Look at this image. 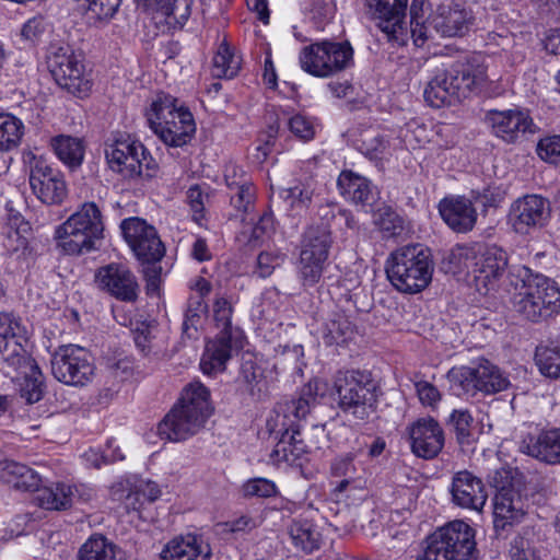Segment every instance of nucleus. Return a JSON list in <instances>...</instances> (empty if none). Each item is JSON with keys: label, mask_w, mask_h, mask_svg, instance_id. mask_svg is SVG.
Listing matches in <instances>:
<instances>
[{"label": "nucleus", "mask_w": 560, "mask_h": 560, "mask_svg": "<svg viewBox=\"0 0 560 560\" xmlns=\"http://www.w3.org/2000/svg\"><path fill=\"white\" fill-rule=\"evenodd\" d=\"M408 0H365L366 14L389 40L404 34V18Z\"/></svg>", "instance_id": "obj_22"}, {"label": "nucleus", "mask_w": 560, "mask_h": 560, "mask_svg": "<svg viewBox=\"0 0 560 560\" xmlns=\"http://www.w3.org/2000/svg\"><path fill=\"white\" fill-rule=\"evenodd\" d=\"M233 308L231 303L223 296L215 299L213 303V318L219 334L228 332L229 335L242 336L241 330L232 326Z\"/></svg>", "instance_id": "obj_54"}, {"label": "nucleus", "mask_w": 560, "mask_h": 560, "mask_svg": "<svg viewBox=\"0 0 560 560\" xmlns=\"http://www.w3.org/2000/svg\"><path fill=\"white\" fill-rule=\"evenodd\" d=\"M526 514V502L513 486H502L493 499L495 529L520 523Z\"/></svg>", "instance_id": "obj_28"}, {"label": "nucleus", "mask_w": 560, "mask_h": 560, "mask_svg": "<svg viewBox=\"0 0 560 560\" xmlns=\"http://www.w3.org/2000/svg\"><path fill=\"white\" fill-rule=\"evenodd\" d=\"M145 117L149 127L168 147L187 144L196 131L192 114L168 94H159Z\"/></svg>", "instance_id": "obj_4"}, {"label": "nucleus", "mask_w": 560, "mask_h": 560, "mask_svg": "<svg viewBox=\"0 0 560 560\" xmlns=\"http://www.w3.org/2000/svg\"><path fill=\"white\" fill-rule=\"evenodd\" d=\"M375 223L387 238L400 236L405 230L402 218L389 208L378 213Z\"/></svg>", "instance_id": "obj_56"}, {"label": "nucleus", "mask_w": 560, "mask_h": 560, "mask_svg": "<svg viewBox=\"0 0 560 560\" xmlns=\"http://www.w3.org/2000/svg\"><path fill=\"white\" fill-rule=\"evenodd\" d=\"M538 156L553 165H560V135L540 139L536 148Z\"/></svg>", "instance_id": "obj_59"}, {"label": "nucleus", "mask_w": 560, "mask_h": 560, "mask_svg": "<svg viewBox=\"0 0 560 560\" xmlns=\"http://www.w3.org/2000/svg\"><path fill=\"white\" fill-rule=\"evenodd\" d=\"M520 451L549 465L560 464V428L524 435Z\"/></svg>", "instance_id": "obj_27"}, {"label": "nucleus", "mask_w": 560, "mask_h": 560, "mask_svg": "<svg viewBox=\"0 0 560 560\" xmlns=\"http://www.w3.org/2000/svg\"><path fill=\"white\" fill-rule=\"evenodd\" d=\"M423 553L417 560H477L475 529L464 521H453L439 527L425 540Z\"/></svg>", "instance_id": "obj_7"}, {"label": "nucleus", "mask_w": 560, "mask_h": 560, "mask_svg": "<svg viewBox=\"0 0 560 560\" xmlns=\"http://www.w3.org/2000/svg\"><path fill=\"white\" fill-rule=\"evenodd\" d=\"M242 59L235 55L232 48L221 43L212 59V75L214 78L232 79L241 69Z\"/></svg>", "instance_id": "obj_42"}, {"label": "nucleus", "mask_w": 560, "mask_h": 560, "mask_svg": "<svg viewBox=\"0 0 560 560\" xmlns=\"http://www.w3.org/2000/svg\"><path fill=\"white\" fill-rule=\"evenodd\" d=\"M177 405L189 410L205 421H207L213 412V407L210 401V392L200 382H192L188 384L184 388Z\"/></svg>", "instance_id": "obj_36"}, {"label": "nucleus", "mask_w": 560, "mask_h": 560, "mask_svg": "<svg viewBox=\"0 0 560 560\" xmlns=\"http://www.w3.org/2000/svg\"><path fill=\"white\" fill-rule=\"evenodd\" d=\"M242 347V336L218 334L206 345L200 362L201 371L208 375L223 372L232 358V351Z\"/></svg>", "instance_id": "obj_30"}, {"label": "nucleus", "mask_w": 560, "mask_h": 560, "mask_svg": "<svg viewBox=\"0 0 560 560\" xmlns=\"http://www.w3.org/2000/svg\"><path fill=\"white\" fill-rule=\"evenodd\" d=\"M550 202L540 195H526L516 199L510 207L508 223L518 234H529L541 228L550 217Z\"/></svg>", "instance_id": "obj_18"}, {"label": "nucleus", "mask_w": 560, "mask_h": 560, "mask_svg": "<svg viewBox=\"0 0 560 560\" xmlns=\"http://www.w3.org/2000/svg\"><path fill=\"white\" fill-rule=\"evenodd\" d=\"M454 386H457L465 394L482 392L494 394L506 389L509 380L502 372L488 360H480L472 366L453 368L447 374Z\"/></svg>", "instance_id": "obj_14"}, {"label": "nucleus", "mask_w": 560, "mask_h": 560, "mask_svg": "<svg viewBox=\"0 0 560 560\" xmlns=\"http://www.w3.org/2000/svg\"><path fill=\"white\" fill-rule=\"evenodd\" d=\"M103 231L101 210L94 202H85L56 229L55 238L66 254L79 255L94 249Z\"/></svg>", "instance_id": "obj_6"}, {"label": "nucleus", "mask_w": 560, "mask_h": 560, "mask_svg": "<svg viewBox=\"0 0 560 560\" xmlns=\"http://www.w3.org/2000/svg\"><path fill=\"white\" fill-rule=\"evenodd\" d=\"M316 183L313 176L300 180L296 185L288 188L284 192V200L290 203L292 209L306 210L315 191Z\"/></svg>", "instance_id": "obj_48"}, {"label": "nucleus", "mask_w": 560, "mask_h": 560, "mask_svg": "<svg viewBox=\"0 0 560 560\" xmlns=\"http://www.w3.org/2000/svg\"><path fill=\"white\" fill-rule=\"evenodd\" d=\"M332 243L331 231L326 224L311 225L303 234L300 252L327 260Z\"/></svg>", "instance_id": "obj_38"}, {"label": "nucleus", "mask_w": 560, "mask_h": 560, "mask_svg": "<svg viewBox=\"0 0 560 560\" xmlns=\"http://www.w3.org/2000/svg\"><path fill=\"white\" fill-rule=\"evenodd\" d=\"M439 212L447 226L457 233L470 232L478 219L476 207L465 196L444 197L439 202Z\"/></svg>", "instance_id": "obj_25"}, {"label": "nucleus", "mask_w": 560, "mask_h": 560, "mask_svg": "<svg viewBox=\"0 0 560 560\" xmlns=\"http://www.w3.org/2000/svg\"><path fill=\"white\" fill-rule=\"evenodd\" d=\"M452 501L455 505L472 511H481L487 501L485 485L468 470L456 472L452 478Z\"/></svg>", "instance_id": "obj_24"}, {"label": "nucleus", "mask_w": 560, "mask_h": 560, "mask_svg": "<svg viewBox=\"0 0 560 560\" xmlns=\"http://www.w3.org/2000/svg\"><path fill=\"white\" fill-rule=\"evenodd\" d=\"M242 493L244 498H271L278 494L276 483L266 478H253L247 480L242 486Z\"/></svg>", "instance_id": "obj_57"}, {"label": "nucleus", "mask_w": 560, "mask_h": 560, "mask_svg": "<svg viewBox=\"0 0 560 560\" xmlns=\"http://www.w3.org/2000/svg\"><path fill=\"white\" fill-rule=\"evenodd\" d=\"M0 480L25 492H37L42 485V478L34 469L14 460L0 464Z\"/></svg>", "instance_id": "obj_33"}, {"label": "nucleus", "mask_w": 560, "mask_h": 560, "mask_svg": "<svg viewBox=\"0 0 560 560\" xmlns=\"http://www.w3.org/2000/svg\"><path fill=\"white\" fill-rule=\"evenodd\" d=\"M471 9L455 2L439 4L431 14V25L443 37H463L475 26Z\"/></svg>", "instance_id": "obj_20"}, {"label": "nucleus", "mask_w": 560, "mask_h": 560, "mask_svg": "<svg viewBox=\"0 0 560 560\" xmlns=\"http://www.w3.org/2000/svg\"><path fill=\"white\" fill-rule=\"evenodd\" d=\"M95 281L100 289L118 301L135 303L138 300L140 287L132 271L121 264H109L101 267Z\"/></svg>", "instance_id": "obj_19"}, {"label": "nucleus", "mask_w": 560, "mask_h": 560, "mask_svg": "<svg viewBox=\"0 0 560 560\" xmlns=\"http://www.w3.org/2000/svg\"><path fill=\"white\" fill-rule=\"evenodd\" d=\"M434 77L442 88L450 90L453 104L478 93L488 80L487 66L481 56L457 60Z\"/></svg>", "instance_id": "obj_11"}, {"label": "nucleus", "mask_w": 560, "mask_h": 560, "mask_svg": "<svg viewBox=\"0 0 560 560\" xmlns=\"http://www.w3.org/2000/svg\"><path fill=\"white\" fill-rule=\"evenodd\" d=\"M93 497V488L86 485L55 482L47 487H39L36 501L42 509L62 511L71 508L75 502L86 503Z\"/></svg>", "instance_id": "obj_21"}, {"label": "nucleus", "mask_w": 560, "mask_h": 560, "mask_svg": "<svg viewBox=\"0 0 560 560\" xmlns=\"http://www.w3.org/2000/svg\"><path fill=\"white\" fill-rule=\"evenodd\" d=\"M287 532L294 548L305 553H312L322 546L323 536L318 527L310 520L296 518L291 521Z\"/></svg>", "instance_id": "obj_35"}, {"label": "nucleus", "mask_w": 560, "mask_h": 560, "mask_svg": "<svg viewBox=\"0 0 560 560\" xmlns=\"http://www.w3.org/2000/svg\"><path fill=\"white\" fill-rule=\"evenodd\" d=\"M385 271L398 291L413 294L424 290L431 282L433 261L429 249L422 245H406L388 256Z\"/></svg>", "instance_id": "obj_2"}, {"label": "nucleus", "mask_w": 560, "mask_h": 560, "mask_svg": "<svg viewBox=\"0 0 560 560\" xmlns=\"http://www.w3.org/2000/svg\"><path fill=\"white\" fill-rule=\"evenodd\" d=\"M423 96L425 102L435 108H440L445 105H453L450 90L442 88L440 81H436L435 77H433L427 84Z\"/></svg>", "instance_id": "obj_60"}, {"label": "nucleus", "mask_w": 560, "mask_h": 560, "mask_svg": "<svg viewBox=\"0 0 560 560\" xmlns=\"http://www.w3.org/2000/svg\"><path fill=\"white\" fill-rule=\"evenodd\" d=\"M209 196L203 191L200 185H192L187 190V201L192 211V218L196 222H199L205 217V202Z\"/></svg>", "instance_id": "obj_64"}, {"label": "nucleus", "mask_w": 560, "mask_h": 560, "mask_svg": "<svg viewBox=\"0 0 560 560\" xmlns=\"http://www.w3.org/2000/svg\"><path fill=\"white\" fill-rule=\"evenodd\" d=\"M116 546L103 535H92L80 548L79 560H115Z\"/></svg>", "instance_id": "obj_46"}, {"label": "nucleus", "mask_w": 560, "mask_h": 560, "mask_svg": "<svg viewBox=\"0 0 560 560\" xmlns=\"http://www.w3.org/2000/svg\"><path fill=\"white\" fill-rule=\"evenodd\" d=\"M23 135L24 125L21 119L11 114H0V151L16 148Z\"/></svg>", "instance_id": "obj_47"}, {"label": "nucleus", "mask_w": 560, "mask_h": 560, "mask_svg": "<svg viewBox=\"0 0 560 560\" xmlns=\"http://www.w3.org/2000/svg\"><path fill=\"white\" fill-rule=\"evenodd\" d=\"M145 10L160 12L167 23L184 24L191 14L192 0H135Z\"/></svg>", "instance_id": "obj_37"}, {"label": "nucleus", "mask_w": 560, "mask_h": 560, "mask_svg": "<svg viewBox=\"0 0 560 560\" xmlns=\"http://www.w3.org/2000/svg\"><path fill=\"white\" fill-rule=\"evenodd\" d=\"M316 397L317 388L310 382L302 388L299 398L278 404L267 420L269 433L278 441L301 434V421L310 413Z\"/></svg>", "instance_id": "obj_12"}, {"label": "nucleus", "mask_w": 560, "mask_h": 560, "mask_svg": "<svg viewBox=\"0 0 560 560\" xmlns=\"http://www.w3.org/2000/svg\"><path fill=\"white\" fill-rule=\"evenodd\" d=\"M262 369L257 364L253 355H243L240 369V381L245 384L250 395L260 392L259 384L262 381Z\"/></svg>", "instance_id": "obj_51"}, {"label": "nucleus", "mask_w": 560, "mask_h": 560, "mask_svg": "<svg viewBox=\"0 0 560 560\" xmlns=\"http://www.w3.org/2000/svg\"><path fill=\"white\" fill-rule=\"evenodd\" d=\"M487 120L492 132L508 143H514L521 135L534 131L529 115L518 109L490 110Z\"/></svg>", "instance_id": "obj_26"}, {"label": "nucleus", "mask_w": 560, "mask_h": 560, "mask_svg": "<svg viewBox=\"0 0 560 560\" xmlns=\"http://www.w3.org/2000/svg\"><path fill=\"white\" fill-rule=\"evenodd\" d=\"M105 156L109 167L124 178L142 177L143 166L149 170L148 159L142 143L129 140H115L106 145Z\"/></svg>", "instance_id": "obj_16"}, {"label": "nucleus", "mask_w": 560, "mask_h": 560, "mask_svg": "<svg viewBox=\"0 0 560 560\" xmlns=\"http://www.w3.org/2000/svg\"><path fill=\"white\" fill-rule=\"evenodd\" d=\"M120 228L139 261H160L164 257L165 246L153 225L140 218H128Z\"/></svg>", "instance_id": "obj_15"}, {"label": "nucleus", "mask_w": 560, "mask_h": 560, "mask_svg": "<svg viewBox=\"0 0 560 560\" xmlns=\"http://www.w3.org/2000/svg\"><path fill=\"white\" fill-rule=\"evenodd\" d=\"M50 145L58 159L70 167L80 166L84 156V145L81 139L59 135L50 140Z\"/></svg>", "instance_id": "obj_39"}, {"label": "nucleus", "mask_w": 560, "mask_h": 560, "mask_svg": "<svg viewBox=\"0 0 560 560\" xmlns=\"http://www.w3.org/2000/svg\"><path fill=\"white\" fill-rule=\"evenodd\" d=\"M275 230L273 215L265 212L259 220L249 230H244L240 234V241L246 243L250 247L259 246L266 238L270 237Z\"/></svg>", "instance_id": "obj_49"}, {"label": "nucleus", "mask_w": 560, "mask_h": 560, "mask_svg": "<svg viewBox=\"0 0 560 560\" xmlns=\"http://www.w3.org/2000/svg\"><path fill=\"white\" fill-rule=\"evenodd\" d=\"M353 336V325L343 313H334L324 324L323 339L327 346L342 345Z\"/></svg>", "instance_id": "obj_41"}, {"label": "nucleus", "mask_w": 560, "mask_h": 560, "mask_svg": "<svg viewBox=\"0 0 560 560\" xmlns=\"http://www.w3.org/2000/svg\"><path fill=\"white\" fill-rule=\"evenodd\" d=\"M446 425L459 445H470L475 441L476 424L468 409H454L446 420Z\"/></svg>", "instance_id": "obj_40"}, {"label": "nucleus", "mask_w": 560, "mask_h": 560, "mask_svg": "<svg viewBox=\"0 0 560 560\" xmlns=\"http://www.w3.org/2000/svg\"><path fill=\"white\" fill-rule=\"evenodd\" d=\"M142 265V273L145 280V291L148 295H155L159 293L161 284L162 268L159 266L160 261H140Z\"/></svg>", "instance_id": "obj_63"}, {"label": "nucleus", "mask_w": 560, "mask_h": 560, "mask_svg": "<svg viewBox=\"0 0 560 560\" xmlns=\"http://www.w3.org/2000/svg\"><path fill=\"white\" fill-rule=\"evenodd\" d=\"M299 62L313 77L330 78L353 65V48L348 40H318L301 49Z\"/></svg>", "instance_id": "obj_8"}, {"label": "nucleus", "mask_w": 560, "mask_h": 560, "mask_svg": "<svg viewBox=\"0 0 560 560\" xmlns=\"http://www.w3.org/2000/svg\"><path fill=\"white\" fill-rule=\"evenodd\" d=\"M411 451L417 457H436L445 442L444 431L432 417L418 419L409 427Z\"/></svg>", "instance_id": "obj_23"}, {"label": "nucleus", "mask_w": 560, "mask_h": 560, "mask_svg": "<svg viewBox=\"0 0 560 560\" xmlns=\"http://www.w3.org/2000/svg\"><path fill=\"white\" fill-rule=\"evenodd\" d=\"M206 421L189 410L175 405L158 425V433L162 439L178 442L196 434Z\"/></svg>", "instance_id": "obj_29"}, {"label": "nucleus", "mask_w": 560, "mask_h": 560, "mask_svg": "<svg viewBox=\"0 0 560 560\" xmlns=\"http://www.w3.org/2000/svg\"><path fill=\"white\" fill-rule=\"evenodd\" d=\"M207 304L200 296H192L187 302L183 322V334L189 338H197L198 326L207 312Z\"/></svg>", "instance_id": "obj_50"}, {"label": "nucleus", "mask_w": 560, "mask_h": 560, "mask_svg": "<svg viewBox=\"0 0 560 560\" xmlns=\"http://www.w3.org/2000/svg\"><path fill=\"white\" fill-rule=\"evenodd\" d=\"M337 188L346 200L362 208L372 207L378 195L369 178L351 170H345L339 174Z\"/></svg>", "instance_id": "obj_31"}, {"label": "nucleus", "mask_w": 560, "mask_h": 560, "mask_svg": "<svg viewBox=\"0 0 560 560\" xmlns=\"http://www.w3.org/2000/svg\"><path fill=\"white\" fill-rule=\"evenodd\" d=\"M284 261V256L278 253L262 252L257 257L254 273L259 278L271 276L275 269L279 268Z\"/></svg>", "instance_id": "obj_62"}, {"label": "nucleus", "mask_w": 560, "mask_h": 560, "mask_svg": "<svg viewBox=\"0 0 560 560\" xmlns=\"http://www.w3.org/2000/svg\"><path fill=\"white\" fill-rule=\"evenodd\" d=\"M327 260L300 252V257L296 262L298 277L304 288L316 285L323 276Z\"/></svg>", "instance_id": "obj_45"}, {"label": "nucleus", "mask_w": 560, "mask_h": 560, "mask_svg": "<svg viewBox=\"0 0 560 560\" xmlns=\"http://www.w3.org/2000/svg\"><path fill=\"white\" fill-rule=\"evenodd\" d=\"M413 385L421 405L432 409L436 408L442 399V394L438 387L424 380L415 381Z\"/></svg>", "instance_id": "obj_61"}, {"label": "nucleus", "mask_w": 560, "mask_h": 560, "mask_svg": "<svg viewBox=\"0 0 560 560\" xmlns=\"http://www.w3.org/2000/svg\"><path fill=\"white\" fill-rule=\"evenodd\" d=\"M539 371L548 377H560V337L539 346L535 352Z\"/></svg>", "instance_id": "obj_43"}, {"label": "nucleus", "mask_w": 560, "mask_h": 560, "mask_svg": "<svg viewBox=\"0 0 560 560\" xmlns=\"http://www.w3.org/2000/svg\"><path fill=\"white\" fill-rule=\"evenodd\" d=\"M453 259L471 268L478 290L480 287L490 290L504 275L508 267L505 250L495 245L475 244L457 246L452 252Z\"/></svg>", "instance_id": "obj_9"}, {"label": "nucleus", "mask_w": 560, "mask_h": 560, "mask_svg": "<svg viewBox=\"0 0 560 560\" xmlns=\"http://www.w3.org/2000/svg\"><path fill=\"white\" fill-rule=\"evenodd\" d=\"M79 7L91 18L103 20L110 19L118 11L121 0H75Z\"/></svg>", "instance_id": "obj_55"}, {"label": "nucleus", "mask_w": 560, "mask_h": 560, "mask_svg": "<svg viewBox=\"0 0 560 560\" xmlns=\"http://www.w3.org/2000/svg\"><path fill=\"white\" fill-rule=\"evenodd\" d=\"M132 332L136 346L143 354L148 355L159 351L156 343L158 328L155 322H143L137 325Z\"/></svg>", "instance_id": "obj_52"}, {"label": "nucleus", "mask_w": 560, "mask_h": 560, "mask_svg": "<svg viewBox=\"0 0 560 560\" xmlns=\"http://www.w3.org/2000/svg\"><path fill=\"white\" fill-rule=\"evenodd\" d=\"M31 235V224L18 211L10 209L1 231L2 246L8 254L24 253Z\"/></svg>", "instance_id": "obj_32"}, {"label": "nucleus", "mask_w": 560, "mask_h": 560, "mask_svg": "<svg viewBox=\"0 0 560 560\" xmlns=\"http://www.w3.org/2000/svg\"><path fill=\"white\" fill-rule=\"evenodd\" d=\"M51 373L56 380L71 386H84L94 374L91 353L78 345H62L51 355Z\"/></svg>", "instance_id": "obj_13"}, {"label": "nucleus", "mask_w": 560, "mask_h": 560, "mask_svg": "<svg viewBox=\"0 0 560 560\" xmlns=\"http://www.w3.org/2000/svg\"><path fill=\"white\" fill-rule=\"evenodd\" d=\"M46 59L49 72L61 89L79 97L90 93L92 81L83 60L69 45H50Z\"/></svg>", "instance_id": "obj_10"}, {"label": "nucleus", "mask_w": 560, "mask_h": 560, "mask_svg": "<svg viewBox=\"0 0 560 560\" xmlns=\"http://www.w3.org/2000/svg\"><path fill=\"white\" fill-rule=\"evenodd\" d=\"M210 548L194 536L171 540L161 552L162 560H209Z\"/></svg>", "instance_id": "obj_34"}, {"label": "nucleus", "mask_w": 560, "mask_h": 560, "mask_svg": "<svg viewBox=\"0 0 560 560\" xmlns=\"http://www.w3.org/2000/svg\"><path fill=\"white\" fill-rule=\"evenodd\" d=\"M24 329L12 314L0 313V354L3 362L14 371L24 374L21 396L28 402L40 400L43 395V374L24 347Z\"/></svg>", "instance_id": "obj_1"}, {"label": "nucleus", "mask_w": 560, "mask_h": 560, "mask_svg": "<svg viewBox=\"0 0 560 560\" xmlns=\"http://www.w3.org/2000/svg\"><path fill=\"white\" fill-rule=\"evenodd\" d=\"M308 447L301 438V434L290 435V438L278 441L270 457L275 463L285 462L290 465H294L305 454H307Z\"/></svg>", "instance_id": "obj_44"}, {"label": "nucleus", "mask_w": 560, "mask_h": 560, "mask_svg": "<svg viewBox=\"0 0 560 560\" xmlns=\"http://www.w3.org/2000/svg\"><path fill=\"white\" fill-rule=\"evenodd\" d=\"M30 185L35 196L46 205H60L68 194L62 173L42 158L33 156L30 162Z\"/></svg>", "instance_id": "obj_17"}, {"label": "nucleus", "mask_w": 560, "mask_h": 560, "mask_svg": "<svg viewBox=\"0 0 560 560\" xmlns=\"http://www.w3.org/2000/svg\"><path fill=\"white\" fill-rule=\"evenodd\" d=\"M377 387L371 373L360 370L339 371L334 377L338 408L360 421H366L377 408Z\"/></svg>", "instance_id": "obj_5"}, {"label": "nucleus", "mask_w": 560, "mask_h": 560, "mask_svg": "<svg viewBox=\"0 0 560 560\" xmlns=\"http://www.w3.org/2000/svg\"><path fill=\"white\" fill-rule=\"evenodd\" d=\"M509 557L510 560H540L534 542L523 536H516L512 539Z\"/></svg>", "instance_id": "obj_58"}, {"label": "nucleus", "mask_w": 560, "mask_h": 560, "mask_svg": "<svg viewBox=\"0 0 560 560\" xmlns=\"http://www.w3.org/2000/svg\"><path fill=\"white\" fill-rule=\"evenodd\" d=\"M230 189V203L240 213H247L254 206L256 189L252 182H243Z\"/></svg>", "instance_id": "obj_53"}, {"label": "nucleus", "mask_w": 560, "mask_h": 560, "mask_svg": "<svg viewBox=\"0 0 560 560\" xmlns=\"http://www.w3.org/2000/svg\"><path fill=\"white\" fill-rule=\"evenodd\" d=\"M522 287L513 298L516 313L530 322L547 319L560 311V288L557 283L539 273L522 267L518 270Z\"/></svg>", "instance_id": "obj_3"}]
</instances>
